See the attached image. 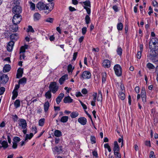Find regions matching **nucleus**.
Masks as SVG:
<instances>
[{
	"label": "nucleus",
	"mask_w": 158,
	"mask_h": 158,
	"mask_svg": "<svg viewBox=\"0 0 158 158\" xmlns=\"http://www.w3.org/2000/svg\"><path fill=\"white\" fill-rule=\"evenodd\" d=\"M22 16L20 15H14L12 19L13 23L19 24L22 20Z\"/></svg>",
	"instance_id": "obj_6"
},
{
	"label": "nucleus",
	"mask_w": 158,
	"mask_h": 158,
	"mask_svg": "<svg viewBox=\"0 0 158 158\" xmlns=\"http://www.w3.org/2000/svg\"><path fill=\"white\" fill-rule=\"evenodd\" d=\"M20 141V138L18 137H15L13 139V142L18 143Z\"/></svg>",
	"instance_id": "obj_41"
},
{
	"label": "nucleus",
	"mask_w": 158,
	"mask_h": 158,
	"mask_svg": "<svg viewBox=\"0 0 158 158\" xmlns=\"http://www.w3.org/2000/svg\"><path fill=\"white\" fill-rule=\"evenodd\" d=\"M117 27L118 31H121L122 30L123 27V25L121 22L118 23L117 25Z\"/></svg>",
	"instance_id": "obj_32"
},
{
	"label": "nucleus",
	"mask_w": 158,
	"mask_h": 158,
	"mask_svg": "<svg viewBox=\"0 0 158 158\" xmlns=\"http://www.w3.org/2000/svg\"><path fill=\"white\" fill-rule=\"evenodd\" d=\"M135 92L137 93H138L139 91V87L138 86L136 87L135 89Z\"/></svg>",
	"instance_id": "obj_63"
},
{
	"label": "nucleus",
	"mask_w": 158,
	"mask_h": 158,
	"mask_svg": "<svg viewBox=\"0 0 158 158\" xmlns=\"http://www.w3.org/2000/svg\"><path fill=\"white\" fill-rule=\"evenodd\" d=\"M50 106L49 103L48 101L45 102L44 105V108L45 112H47Z\"/></svg>",
	"instance_id": "obj_21"
},
{
	"label": "nucleus",
	"mask_w": 158,
	"mask_h": 158,
	"mask_svg": "<svg viewBox=\"0 0 158 158\" xmlns=\"http://www.w3.org/2000/svg\"><path fill=\"white\" fill-rule=\"evenodd\" d=\"M113 150L114 152H116L119 151V147L118 145L117 142L116 141L114 142V146L113 148Z\"/></svg>",
	"instance_id": "obj_19"
},
{
	"label": "nucleus",
	"mask_w": 158,
	"mask_h": 158,
	"mask_svg": "<svg viewBox=\"0 0 158 158\" xmlns=\"http://www.w3.org/2000/svg\"><path fill=\"white\" fill-rule=\"evenodd\" d=\"M84 9H85L88 15H90L91 13V10L89 7H87L85 6H84Z\"/></svg>",
	"instance_id": "obj_47"
},
{
	"label": "nucleus",
	"mask_w": 158,
	"mask_h": 158,
	"mask_svg": "<svg viewBox=\"0 0 158 158\" xmlns=\"http://www.w3.org/2000/svg\"><path fill=\"white\" fill-rule=\"evenodd\" d=\"M74 69V67H73L71 64H69L68 66V72L69 73H71Z\"/></svg>",
	"instance_id": "obj_37"
},
{
	"label": "nucleus",
	"mask_w": 158,
	"mask_h": 158,
	"mask_svg": "<svg viewBox=\"0 0 158 158\" xmlns=\"http://www.w3.org/2000/svg\"><path fill=\"white\" fill-rule=\"evenodd\" d=\"M81 92L83 94H86L87 93V90L85 88H84L82 89Z\"/></svg>",
	"instance_id": "obj_61"
},
{
	"label": "nucleus",
	"mask_w": 158,
	"mask_h": 158,
	"mask_svg": "<svg viewBox=\"0 0 158 158\" xmlns=\"http://www.w3.org/2000/svg\"><path fill=\"white\" fill-rule=\"evenodd\" d=\"M147 67L150 70L153 69H155L154 66L151 63H148L147 64Z\"/></svg>",
	"instance_id": "obj_33"
},
{
	"label": "nucleus",
	"mask_w": 158,
	"mask_h": 158,
	"mask_svg": "<svg viewBox=\"0 0 158 158\" xmlns=\"http://www.w3.org/2000/svg\"><path fill=\"white\" fill-rule=\"evenodd\" d=\"M85 21L87 24H88L90 23V18L88 15H86L85 17Z\"/></svg>",
	"instance_id": "obj_44"
},
{
	"label": "nucleus",
	"mask_w": 158,
	"mask_h": 158,
	"mask_svg": "<svg viewBox=\"0 0 158 158\" xmlns=\"http://www.w3.org/2000/svg\"><path fill=\"white\" fill-rule=\"evenodd\" d=\"M51 91H48L45 94V96L47 98L50 99L52 97V94L51 93Z\"/></svg>",
	"instance_id": "obj_35"
},
{
	"label": "nucleus",
	"mask_w": 158,
	"mask_h": 158,
	"mask_svg": "<svg viewBox=\"0 0 158 158\" xmlns=\"http://www.w3.org/2000/svg\"><path fill=\"white\" fill-rule=\"evenodd\" d=\"M25 50L26 49L24 47H21L20 49V53L25 52Z\"/></svg>",
	"instance_id": "obj_53"
},
{
	"label": "nucleus",
	"mask_w": 158,
	"mask_h": 158,
	"mask_svg": "<svg viewBox=\"0 0 158 158\" xmlns=\"http://www.w3.org/2000/svg\"><path fill=\"white\" fill-rule=\"evenodd\" d=\"M80 3L82 4L83 6H85L89 7H91L90 2L89 0H87L84 2H80Z\"/></svg>",
	"instance_id": "obj_18"
},
{
	"label": "nucleus",
	"mask_w": 158,
	"mask_h": 158,
	"mask_svg": "<svg viewBox=\"0 0 158 158\" xmlns=\"http://www.w3.org/2000/svg\"><path fill=\"white\" fill-rule=\"evenodd\" d=\"M91 73L88 71H84L80 76V78L82 80L89 79L91 77Z\"/></svg>",
	"instance_id": "obj_5"
},
{
	"label": "nucleus",
	"mask_w": 158,
	"mask_h": 158,
	"mask_svg": "<svg viewBox=\"0 0 158 158\" xmlns=\"http://www.w3.org/2000/svg\"><path fill=\"white\" fill-rule=\"evenodd\" d=\"M69 118L67 116H64L61 117L60 121L63 123L66 122L68 119Z\"/></svg>",
	"instance_id": "obj_34"
},
{
	"label": "nucleus",
	"mask_w": 158,
	"mask_h": 158,
	"mask_svg": "<svg viewBox=\"0 0 158 158\" xmlns=\"http://www.w3.org/2000/svg\"><path fill=\"white\" fill-rule=\"evenodd\" d=\"M114 69L115 74L117 76L119 77L121 76L122 74V68L119 64H115L114 66Z\"/></svg>",
	"instance_id": "obj_3"
},
{
	"label": "nucleus",
	"mask_w": 158,
	"mask_h": 158,
	"mask_svg": "<svg viewBox=\"0 0 158 158\" xmlns=\"http://www.w3.org/2000/svg\"><path fill=\"white\" fill-rule=\"evenodd\" d=\"M103 66L105 68H108L110 65V62L108 60H104L102 62Z\"/></svg>",
	"instance_id": "obj_12"
},
{
	"label": "nucleus",
	"mask_w": 158,
	"mask_h": 158,
	"mask_svg": "<svg viewBox=\"0 0 158 158\" xmlns=\"http://www.w3.org/2000/svg\"><path fill=\"white\" fill-rule=\"evenodd\" d=\"M18 24L13 23V24L11 25L10 28L13 30V32H16L18 31V27L17 25Z\"/></svg>",
	"instance_id": "obj_23"
},
{
	"label": "nucleus",
	"mask_w": 158,
	"mask_h": 158,
	"mask_svg": "<svg viewBox=\"0 0 158 158\" xmlns=\"http://www.w3.org/2000/svg\"><path fill=\"white\" fill-rule=\"evenodd\" d=\"M118 95L119 98L122 100H124L125 98V94L124 92H119Z\"/></svg>",
	"instance_id": "obj_22"
},
{
	"label": "nucleus",
	"mask_w": 158,
	"mask_h": 158,
	"mask_svg": "<svg viewBox=\"0 0 158 158\" xmlns=\"http://www.w3.org/2000/svg\"><path fill=\"white\" fill-rule=\"evenodd\" d=\"M95 138L94 136H91L90 137V140L92 143H96Z\"/></svg>",
	"instance_id": "obj_50"
},
{
	"label": "nucleus",
	"mask_w": 158,
	"mask_h": 158,
	"mask_svg": "<svg viewBox=\"0 0 158 158\" xmlns=\"http://www.w3.org/2000/svg\"><path fill=\"white\" fill-rule=\"evenodd\" d=\"M53 21V19L51 18H49L45 20V21L47 22L52 23Z\"/></svg>",
	"instance_id": "obj_52"
},
{
	"label": "nucleus",
	"mask_w": 158,
	"mask_h": 158,
	"mask_svg": "<svg viewBox=\"0 0 158 158\" xmlns=\"http://www.w3.org/2000/svg\"><path fill=\"white\" fill-rule=\"evenodd\" d=\"M23 73V69L19 68L17 70V73L16 75V77L18 78H19L22 76V74Z\"/></svg>",
	"instance_id": "obj_15"
},
{
	"label": "nucleus",
	"mask_w": 158,
	"mask_h": 158,
	"mask_svg": "<svg viewBox=\"0 0 158 158\" xmlns=\"http://www.w3.org/2000/svg\"><path fill=\"white\" fill-rule=\"evenodd\" d=\"M1 143L2 148H3L4 149L7 148L9 146L8 143L6 141L3 140L2 141Z\"/></svg>",
	"instance_id": "obj_24"
},
{
	"label": "nucleus",
	"mask_w": 158,
	"mask_h": 158,
	"mask_svg": "<svg viewBox=\"0 0 158 158\" xmlns=\"http://www.w3.org/2000/svg\"><path fill=\"white\" fill-rule=\"evenodd\" d=\"M156 80L158 82V65L156 68Z\"/></svg>",
	"instance_id": "obj_64"
},
{
	"label": "nucleus",
	"mask_w": 158,
	"mask_h": 158,
	"mask_svg": "<svg viewBox=\"0 0 158 158\" xmlns=\"http://www.w3.org/2000/svg\"><path fill=\"white\" fill-rule=\"evenodd\" d=\"M122 49L120 47H118L117 50V54L120 56L122 55Z\"/></svg>",
	"instance_id": "obj_43"
},
{
	"label": "nucleus",
	"mask_w": 158,
	"mask_h": 158,
	"mask_svg": "<svg viewBox=\"0 0 158 158\" xmlns=\"http://www.w3.org/2000/svg\"><path fill=\"white\" fill-rule=\"evenodd\" d=\"M45 119L44 118L40 119L39 121V125L40 126H43L44 123Z\"/></svg>",
	"instance_id": "obj_39"
},
{
	"label": "nucleus",
	"mask_w": 158,
	"mask_h": 158,
	"mask_svg": "<svg viewBox=\"0 0 158 158\" xmlns=\"http://www.w3.org/2000/svg\"><path fill=\"white\" fill-rule=\"evenodd\" d=\"M10 69V66L9 64L5 65L3 68V71L4 73L9 72Z\"/></svg>",
	"instance_id": "obj_26"
},
{
	"label": "nucleus",
	"mask_w": 158,
	"mask_h": 158,
	"mask_svg": "<svg viewBox=\"0 0 158 158\" xmlns=\"http://www.w3.org/2000/svg\"><path fill=\"white\" fill-rule=\"evenodd\" d=\"M146 92L144 88H142L141 92V97L146 96Z\"/></svg>",
	"instance_id": "obj_45"
},
{
	"label": "nucleus",
	"mask_w": 158,
	"mask_h": 158,
	"mask_svg": "<svg viewBox=\"0 0 158 158\" xmlns=\"http://www.w3.org/2000/svg\"><path fill=\"white\" fill-rule=\"evenodd\" d=\"M15 42L13 41H11L9 42L7 45V49L9 52L12 51L14 44Z\"/></svg>",
	"instance_id": "obj_9"
},
{
	"label": "nucleus",
	"mask_w": 158,
	"mask_h": 158,
	"mask_svg": "<svg viewBox=\"0 0 158 158\" xmlns=\"http://www.w3.org/2000/svg\"><path fill=\"white\" fill-rule=\"evenodd\" d=\"M78 121L81 125H84L86 123L87 119L85 117H81L78 118Z\"/></svg>",
	"instance_id": "obj_11"
},
{
	"label": "nucleus",
	"mask_w": 158,
	"mask_h": 158,
	"mask_svg": "<svg viewBox=\"0 0 158 158\" xmlns=\"http://www.w3.org/2000/svg\"><path fill=\"white\" fill-rule=\"evenodd\" d=\"M112 8L116 12H117L118 11V7L117 5H115L113 6L112 7Z\"/></svg>",
	"instance_id": "obj_56"
},
{
	"label": "nucleus",
	"mask_w": 158,
	"mask_h": 158,
	"mask_svg": "<svg viewBox=\"0 0 158 158\" xmlns=\"http://www.w3.org/2000/svg\"><path fill=\"white\" fill-rule=\"evenodd\" d=\"M102 83H105L106 80L107 74L105 72L102 73Z\"/></svg>",
	"instance_id": "obj_28"
},
{
	"label": "nucleus",
	"mask_w": 158,
	"mask_h": 158,
	"mask_svg": "<svg viewBox=\"0 0 158 158\" xmlns=\"http://www.w3.org/2000/svg\"><path fill=\"white\" fill-rule=\"evenodd\" d=\"M36 7L40 10H46V5L42 2H39L37 4Z\"/></svg>",
	"instance_id": "obj_8"
},
{
	"label": "nucleus",
	"mask_w": 158,
	"mask_h": 158,
	"mask_svg": "<svg viewBox=\"0 0 158 158\" xmlns=\"http://www.w3.org/2000/svg\"><path fill=\"white\" fill-rule=\"evenodd\" d=\"M14 105L16 108L19 107L20 105V101L19 99L16 100L14 102Z\"/></svg>",
	"instance_id": "obj_29"
},
{
	"label": "nucleus",
	"mask_w": 158,
	"mask_h": 158,
	"mask_svg": "<svg viewBox=\"0 0 158 158\" xmlns=\"http://www.w3.org/2000/svg\"><path fill=\"white\" fill-rule=\"evenodd\" d=\"M18 121L19 128L25 129L27 127V123L25 119L23 118H20Z\"/></svg>",
	"instance_id": "obj_4"
},
{
	"label": "nucleus",
	"mask_w": 158,
	"mask_h": 158,
	"mask_svg": "<svg viewBox=\"0 0 158 158\" xmlns=\"http://www.w3.org/2000/svg\"><path fill=\"white\" fill-rule=\"evenodd\" d=\"M63 101L64 103H70L73 102V99L71 98L70 96H68L64 98Z\"/></svg>",
	"instance_id": "obj_17"
},
{
	"label": "nucleus",
	"mask_w": 158,
	"mask_h": 158,
	"mask_svg": "<svg viewBox=\"0 0 158 158\" xmlns=\"http://www.w3.org/2000/svg\"><path fill=\"white\" fill-rule=\"evenodd\" d=\"M64 96V94L63 93L60 94L58 97L56 98V102L57 104H59Z\"/></svg>",
	"instance_id": "obj_16"
},
{
	"label": "nucleus",
	"mask_w": 158,
	"mask_h": 158,
	"mask_svg": "<svg viewBox=\"0 0 158 158\" xmlns=\"http://www.w3.org/2000/svg\"><path fill=\"white\" fill-rule=\"evenodd\" d=\"M77 52H75L73 53V60H75L77 56Z\"/></svg>",
	"instance_id": "obj_60"
},
{
	"label": "nucleus",
	"mask_w": 158,
	"mask_h": 158,
	"mask_svg": "<svg viewBox=\"0 0 158 158\" xmlns=\"http://www.w3.org/2000/svg\"><path fill=\"white\" fill-rule=\"evenodd\" d=\"M149 10L150 11L148 12V14L149 15H151V14L153 12L152 8L151 6H150L149 7Z\"/></svg>",
	"instance_id": "obj_58"
},
{
	"label": "nucleus",
	"mask_w": 158,
	"mask_h": 158,
	"mask_svg": "<svg viewBox=\"0 0 158 158\" xmlns=\"http://www.w3.org/2000/svg\"><path fill=\"white\" fill-rule=\"evenodd\" d=\"M29 3L30 5V8L31 10H33L35 9V4L31 2H29Z\"/></svg>",
	"instance_id": "obj_38"
},
{
	"label": "nucleus",
	"mask_w": 158,
	"mask_h": 158,
	"mask_svg": "<svg viewBox=\"0 0 158 158\" xmlns=\"http://www.w3.org/2000/svg\"><path fill=\"white\" fill-rule=\"evenodd\" d=\"M12 12L15 15H20V14L22 12L21 8L19 6L16 5L13 7Z\"/></svg>",
	"instance_id": "obj_7"
},
{
	"label": "nucleus",
	"mask_w": 158,
	"mask_h": 158,
	"mask_svg": "<svg viewBox=\"0 0 158 158\" xmlns=\"http://www.w3.org/2000/svg\"><path fill=\"white\" fill-rule=\"evenodd\" d=\"M87 28L86 27H84L82 29V32L83 35H85L86 32Z\"/></svg>",
	"instance_id": "obj_54"
},
{
	"label": "nucleus",
	"mask_w": 158,
	"mask_h": 158,
	"mask_svg": "<svg viewBox=\"0 0 158 158\" xmlns=\"http://www.w3.org/2000/svg\"><path fill=\"white\" fill-rule=\"evenodd\" d=\"M27 32H31L33 33L34 32V30L33 29L31 26H29L27 30Z\"/></svg>",
	"instance_id": "obj_46"
},
{
	"label": "nucleus",
	"mask_w": 158,
	"mask_h": 158,
	"mask_svg": "<svg viewBox=\"0 0 158 158\" xmlns=\"http://www.w3.org/2000/svg\"><path fill=\"white\" fill-rule=\"evenodd\" d=\"M68 75L65 74L60 78L59 82L60 85H62L64 81L68 79Z\"/></svg>",
	"instance_id": "obj_13"
},
{
	"label": "nucleus",
	"mask_w": 158,
	"mask_h": 158,
	"mask_svg": "<svg viewBox=\"0 0 158 158\" xmlns=\"http://www.w3.org/2000/svg\"><path fill=\"white\" fill-rule=\"evenodd\" d=\"M54 4L53 2H51L48 4L46 5V10H48L47 13L50 12L53 9Z\"/></svg>",
	"instance_id": "obj_10"
},
{
	"label": "nucleus",
	"mask_w": 158,
	"mask_h": 158,
	"mask_svg": "<svg viewBox=\"0 0 158 158\" xmlns=\"http://www.w3.org/2000/svg\"><path fill=\"white\" fill-rule=\"evenodd\" d=\"M17 147V144L13 142L12 147L14 149H16Z\"/></svg>",
	"instance_id": "obj_62"
},
{
	"label": "nucleus",
	"mask_w": 158,
	"mask_h": 158,
	"mask_svg": "<svg viewBox=\"0 0 158 158\" xmlns=\"http://www.w3.org/2000/svg\"><path fill=\"white\" fill-rule=\"evenodd\" d=\"M41 18V15L38 13H36L34 14V18L35 21H38Z\"/></svg>",
	"instance_id": "obj_25"
},
{
	"label": "nucleus",
	"mask_w": 158,
	"mask_h": 158,
	"mask_svg": "<svg viewBox=\"0 0 158 158\" xmlns=\"http://www.w3.org/2000/svg\"><path fill=\"white\" fill-rule=\"evenodd\" d=\"M0 79L3 83H6L8 81L9 77L7 75L3 74L1 77Z\"/></svg>",
	"instance_id": "obj_14"
},
{
	"label": "nucleus",
	"mask_w": 158,
	"mask_h": 158,
	"mask_svg": "<svg viewBox=\"0 0 158 158\" xmlns=\"http://www.w3.org/2000/svg\"><path fill=\"white\" fill-rule=\"evenodd\" d=\"M31 131L35 134L37 132V129L36 127H32L31 128Z\"/></svg>",
	"instance_id": "obj_57"
},
{
	"label": "nucleus",
	"mask_w": 158,
	"mask_h": 158,
	"mask_svg": "<svg viewBox=\"0 0 158 158\" xmlns=\"http://www.w3.org/2000/svg\"><path fill=\"white\" fill-rule=\"evenodd\" d=\"M54 134L55 136L57 137H60L62 135L61 132L58 130H55Z\"/></svg>",
	"instance_id": "obj_31"
},
{
	"label": "nucleus",
	"mask_w": 158,
	"mask_h": 158,
	"mask_svg": "<svg viewBox=\"0 0 158 158\" xmlns=\"http://www.w3.org/2000/svg\"><path fill=\"white\" fill-rule=\"evenodd\" d=\"M13 95L12 97L13 99H14L18 96V92L16 90H14L12 92Z\"/></svg>",
	"instance_id": "obj_40"
},
{
	"label": "nucleus",
	"mask_w": 158,
	"mask_h": 158,
	"mask_svg": "<svg viewBox=\"0 0 158 158\" xmlns=\"http://www.w3.org/2000/svg\"><path fill=\"white\" fill-rule=\"evenodd\" d=\"M79 115L78 112H73L70 114V116L72 118H75Z\"/></svg>",
	"instance_id": "obj_36"
},
{
	"label": "nucleus",
	"mask_w": 158,
	"mask_h": 158,
	"mask_svg": "<svg viewBox=\"0 0 158 158\" xmlns=\"http://www.w3.org/2000/svg\"><path fill=\"white\" fill-rule=\"evenodd\" d=\"M12 118L14 122L17 121L18 119V117L17 115L16 114L15 115H12Z\"/></svg>",
	"instance_id": "obj_49"
},
{
	"label": "nucleus",
	"mask_w": 158,
	"mask_h": 158,
	"mask_svg": "<svg viewBox=\"0 0 158 158\" xmlns=\"http://www.w3.org/2000/svg\"><path fill=\"white\" fill-rule=\"evenodd\" d=\"M104 147L105 148H107V149L108 151L109 152L111 151V149H110V147L108 143L105 144L104 145Z\"/></svg>",
	"instance_id": "obj_48"
},
{
	"label": "nucleus",
	"mask_w": 158,
	"mask_h": 158,
	"mask_svg": "<svg viewBox=\"0 0 158 158\" xmlns=\"http://www.w3.org/2000/svg\"><path fill=\"white\" fill-rule=\"evenodd\" d=\"M5 89L4 87L0 88V95H2L5 92Z\"/></svg>",
	"instance_id": "obj_51"
},
{
	"label": "nucleus",
	"mask_w": 158,
	"mask_h": 158,
	"mask_svg": "<svg viewBox=\"0 0 158 158\" xmlns=\"http://www.w3.org/2000/svg\"><path fill=\"white\" fill-rule=\"evenodd\" d=\"M119 151L114 152V154L116 158H121V155L119 152Z\"/></svg>",
	"instance_id": "obj_42"
},
{
	"label": "nucleus",
	"mask_w": 158,
	"mask_h": 158,
	"mask_svg": "<svg viewBox=\"0 0 158 158\" xmlns=\"http://www.w3.org/2000/svg\"><path fill=\"white\" fill-rule=\"evenodd\" d=\"M142 52L141 51H138L137 54V57L138 59H140L141 56V53Z\"/></svg>",
	"instance_id": "obj_55"
},
{
	"label": "nucleus",
	"mask_w": 158,
	"mask_h": 158,
	"mask_svg": "<svg viewBox=\"0 0 158 158\" xmlns=\"http://www.w3.org/2000/svg\"><path fill=\"white\" fill-rule=\"evenodd\" d=\"M27 80L25 77H23L20 79L19 81V84L21 85H24L26 83Z\"/></svg>",
	"instance_id": "obj_27"
},
{
	"label": "nucleus",
	"mask_w": 158,
	"mask_h": 158,
	"mask_svg": "<svg viewBox=\"0 0 158 158\" xmlns=\"http://www.w3.org/2000/svg\"><path fill=\"white\" fill-rule=\"evenodd\" d=\"M33 136V134L32 133H31L29 135L27 134H26L25 138V142H27V139H30Z\"/></svg>",
	"instance_id": "obj_30"
},
{
	"label": "nucleus",
	"mask_w": 158,
	"mask_h": 158,
	"mask_svg": "<svg viewBox=\"0 0 158 158\" xmlns=\"http://www.w3.org/2000/svg\"><path fill=\"white\" fill-rule=\"evenodd\" d=\"M149 48L150 49V59L153 60L158 53V39L157 38H152L149 42Z\"/></svg>",
	"instance_id": "obj_1"
},
{
	"label": "nucleus",
	"mask_w": 158,
	"mask_h": 158,
	"mask_svg": "<svg viewBox=\"0 0 158 158\" xmlns=\"http://www.w3.org/2000/svg\"><path fill=\"white\" fill-rule=\"evenodd\" d=\"M10 39L11 41H15L18 38V35L17 33L12 34L10 36Z\"/></svg>",
	"instance_id": "obj_20"
},
{
	"label": "nucleus",
	"mask_w": 158,
	"mask_h": 158,
	"mask_svg": "<svg viewBox=\"0 0 158 158\" xmlns=\"http://www.w3.org/2000/svg\"><path fill=\"white\" fill-rule=\"evenodd\" d=\"M50 91L55 94L58 90L59 86L56 82H51L49 87Z\"/></svg>",
	"instance_id": "obj_2"
},
{
	"label": "nucleus",
	"mask_w": 158,
	"mask_h": 158,
	"mask_svg": "<svg viewBox=\"0 0 158 158\" xmlns=\"http://www.w3.org/2000/svg\"><path fill=\"white\" fill-rule=\"evenodd\" d=\"M80 103L81 104V105L82 106V107H83V108L84 109V110H86L87 109V106H86V105L84 104L82 102H81V101H80Z\"/></svg>",
	"instance_id": "obj_59"
}]
</instances>
